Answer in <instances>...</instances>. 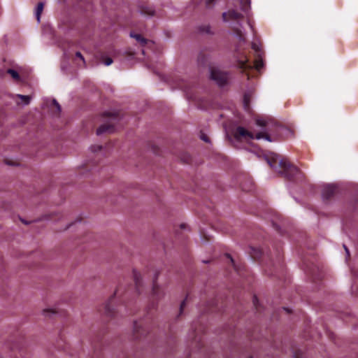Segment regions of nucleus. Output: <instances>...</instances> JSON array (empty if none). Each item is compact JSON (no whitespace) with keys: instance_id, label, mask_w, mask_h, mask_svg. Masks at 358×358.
Here are the masks:
<instances>
[{"instance_id":"nucleus-1","label":"nucleus","mask_w":358,"mask_h":358,"mask_svg":"<svg viewBox=\"0 0 358 358\" xmlns=\"http://www.w3.org/2000/svg\"><path fill=\"white\" fill-rule=\"evenodd\" d=\"M256 124L264 129V131H261L255 135L253 133L248 131L243 127H238L234 134V137L237 141L242 140H252V139H261L264 138L268 141H271V136L268 134L271 131L270 125L272 124L271 121L264 119L257 118L255 120Z\"/></svg>"},{"instance_id":"nucleus-2","label":"nucleus","mask_w":358,"mask_h":358,"mask_svg":"<svg viewBox=\"0 0 358 358\" xmlns=\"http://www.w3.org/2000/svg\"><path fill=\"white\" fill-rule=\"evenodd\" d=\"M270 167L287 178H292L297 175L299 170L291 164L287 158H264Z\"/></svg>"},{"instance_id":"nucleus-3","label":"nucleus","mask_w":358,"mask_h":358,"mask_svg":"<svg viewBox=\"0 0 358 358\" xmlns=\"http://www.w3.org/2000/svg\"><path fill=\"white\" fill-rule=\"evenodd\" d=\"M252 49L255 51V59L253 65L249 62V60L240 61L238 63L239 68L245 73L248 79H250V74L248 72L249 70L255 68L257 71H260L264 66V62L262 59V51L260 47L255 43H252Z\"/></svg>"},{"instance_id":"nucleus-4","label":"nucleus","mask_w":358,"mask_h":358,"mask_svg":"<svg viewBox=\"0 0 358 358\" xmlns=\"http://www.w3.org/2000/svg\"><path fill=\"white\" fill-rule=\"evenodd\" d=\"M103 116L108 118L106 123L101 124L96 130L97 135H101L105 133L111 134L115 131V125L120 120L118 113L106 112Z\"/></svg>"},{"instance_id":"nucleus-5","label":"nucleus","mask_w":358,"mask_h":358,"mask_svg":"<svg viewBox=\"0 0 358 358\" xmlns=\"http://www.w3.org/2000/svg\"><path fill=\"white\" fill-rule=\"evenodd\" d=\"M210 78L215 81L218 85L224 86L227 84L229 76L227 72L212 67L210 69Z\"/></svg>"},{"instance_id":"nucleus-6","label":"nucleus","mask_w":358,"mask_h":358,"mask_svg":"<svg viewBox=\"0 0 358 358\" xmlns=\"http://www.w3.org/2000/svg\"><path fill=\"white\" fill-rule=\"evenodd\" d=\"M243 18V15L235 9H229L222 13V19L224 22L229 20H238Z\"/></svg>"},{"instance_id":"nucleus-7","label":"nucleus","mask_w":358,"mask_h":358,"mask_svg":"<svg viewBox=\"0 0 358 358\" xmlns=\"http://www.w3.org/2000/svg\"><path fill=\"white\" fill-rule=\"evenodd\" d=\"M336 189V187L334 184L324 185L322 188V196L323 199H329L332 196Z\"/></svg>"},{"instance_id":"nucleus-8","label":"nucleus","mask_w":358,"mask_h":358,"mask_svg":"<svg viewBox=\"0 0 358 358\" xmlns=\"http://www.w3.org/2000/svg\"><path fill=\"white\" fill-rule=\"evenodd\" d=\"M165 293L163 289H162L156 283H153L152 286V295L155 299H160L164 296Z\"/></svg>"},{"instance_id":"nucleus-9","label":"nucleus","mask_w":358,"mask_h":358,"mask_svg":"<svg viewBox=\"0 0 358 358\" xmlns=\"http://www.w3.org/2000/svg\"><path fill=\"white\" fill-rule=\"evenodd\" d=\"M241 6V10L245 13L248 14V11L250 9V0H237Z\"/></svg>"},{"instance_id":"nucleus-10","label":"nucleus","mask_w":358,"mask_h":358,"mask_svg":"<svg viewBox=\"0 0 358 358\" xmlns=\"http://www.w3.org/2000/svg\"><path fill=\"white\" fill-rule=\"evenodd\" d=\"M141 13L143 15L148 16H153L155 15V10L152 6H143L141 8Z\"/></svg>"},{"instance_id":"nucleus-11","label":"nucleus","mask_w":358,"mask_h":358,"mask_svg":"<svg viewBox=\"0 0 358 358\" xmlns=\"http://www.w3.org/2000/svg\"><path fill=\"white\" fill-rule=\"evenodd\" d=\"M43 8H44V3L43 2H39L37 4L36 9V17L38 22H40L41 15L43 10Z\"/></svg>"},{"instance_id":"nucleus-12","label":"nucleus","mask_w":358,"mask_h":358,"mask_svg":"<svg viewBox=\"0 0 358 358\" xmlns=\"http://www.w3.org/2000/svg\"><path fill=\"white\" fill-rule=\"evenodd\" d=\"M130 36L132 38H134L138 42H139L142 45H145L147 43V39L143 38L141 34L131 33Z\"/></svg>"},{"instance_id":"nucleus-13","label":"nucleus","mask_w":358,"mask_h":358,"mask_svg":"<svg viewBox=\"0 0 358 358\" xmlns=\"http://www.w3.org/2000/svg\"><path fill=\"white\" fill-rule=\"evenodd\" d=\"M16 158H5L3 163L8 166H18L20 162L16 160Z\"/></svg>"},{"instance_id":"nucleus-14","label":"nucleus","mask_w":358,"mask_h":358,"mask_svg":"<svg viewBox=\"0 0 358 358\" xmlns=\"http://www.w3.org/2000/svg\"><path fill=\"white\" fill-rule=\"evenodd\" d=\"M133 277H134V280L135 281V283H136V285L137 287H139L141 284V275L140 273H138V271L134 270L133 271Z\"/></svg>"},{"instance_id":"nucleus-15","label":"nucleus","mask_w":358,"mask_h":358,"mask_svg":"<svg viewBox=\"0 0 358 358\" xmlns=\"http://www.w3.org/2000/svg\"><path fill=\"white\" fill-rule=\"evenodd\" d=\"M198 30L201 34H211L210 27L209 25H201L199 27Z\"/></svg>"},{"instance_id":"nucleus-16","label":"nucleus","mask_w":358,"mask_h":358,"mask_svg":"<svg viewBox=\"0 0 358 358\" xmlns=\"http://www.w3.org/2000/svg\"><path fill=\"white\" fill-rule=\"evenodd\" d=\"M7 73L8 74H10L11 76V77L15 80H18L20 79V76H19V73L13 70V69H9L7 70Z\"/></svg>"},{"instance_id":"nucleus-17","label":"nucleus","mask_w":358,"mask_h":358,"mask_svg":"<svg viewBox=\"0 0 358 358\" xmlns=\"http://www.w3.org/2000/svg\"><path fill=\"white\" fill-rule=\"evenodd\" d=\"M101 60L106 66H109L113 63V59L106 55H101Z\"/></svg>"},{"instance_id":"nucleus-18","label":"nucleus","mask_w":358,"mask_h":358,"mask_svg":"<svg viewBox=\"0 0 358 358\" xmlns=\"http://www.w3.org/2000/svg\"><path fill=\"white\" fill-rule=\"evenodd\" d=\"M243 106L245 110H248L250 108V96L247 93L243 96Z\"/></svg>"},{"instance_id":"nucleus-19","label":"nucleus","mask_w":358,"mask_h":358,"mask_svg":"<svg viewBox=\"0 0 358 358\" xmlns=\"http://www.w3.org/2000/svg\"><path fill=\"white\" fill-rule=\"evenodd\" d=\"M17 96L26 105L29 104L30 102L31 99L29 96L17 94Z\"/></svg>"},{"instance_id":"nucleus-20","label":"nucleus","mask_w":358,"mask_h":358,"mask_svg":"<svg viewBox=\"0 0 358 358\" xmlns=\"http://www.w3.org/2000/svg\"><path fill=\"white\" fill-rule=\"evenodd\" d=\"M181 89L184 90L187 94L189 95L190 99H193L192 96L190 94V89L189 88L188 85L186 84H181L180 86Z\"/></svg>"},{"instance_id":"nucleus-21","label":"nucleus","mask_w":358,"mask_h":358,"mask_svg":"<svg viewBox=\"0 0 358 358\" xmlns=\"http://www.w3.org/2000/svg\"><path fill=\"white\" fill-rule=\"evenodd\" d=\"M52 106H55V108H56V112H55V113H56L57 115L59 114V113L61 112V106H60V105L59 104V103H58L55 99H53V100L52 101Z\"/></svg>"},{"instance_id":"nucleus-22","label":"nucleus","mask_w":358,"mask_h":358,"mask_svg":"<svg viewBox=\"0 0 358 358\" xmlns=\"http://www.w3.org/2000/svg\"><path fill=\"white\" fill-rule=\"evenodd\" d=\"M55 313H56V311L53 309L48 308V309H44L43 310V314L45 316H49L50 315L55 314Z\"/></svg>"},{"instance_id":"nucleus-23","label":"nucleus","mask_w":358,"mask_h":358,"mask_svg":"<svg viewBox=\"0 0 358 358\" xmlns=\"http://www.w3.org/2000/svg\"><path fill=\"white\" fill-rule=\"evenodd\" d=\"M102 149L101 145H94L91 146V150L94 153H96Z\"/></svg>"},{"instance_id":"nucleus-24","label":"nucleus","mask_w":358,"mask_h":358,"mask_svg":"<svg viewBox=\"0 0 358 358\" xmlns=\"http://www.w3.org/2000/svg\"><path fill=\"white\" fill-rule=\"evenodd\" d=\"M200 137H201V139L202 141H203L204 142H206V143H209L210 142V138H209V137L206 134H205L203 133H201Z\"/></svg>"},{"instance_id":"nucleus-25","label":"nucleus","mask_w":358,"mask_h":358,"mask_svg":"<svg viewBox=\"0 0 358 358\" xmlns=\"http://www.w3.org/2000/svg\"><path fill=\"white\" fill-rule=\"evenodd\" d=\"M105 312L107 315H110L111 310H110V306L108 303L105 305Z\"/></svg>"},{"instance_id":"nucleus-26","label":"nucleus","mask_w":358,"mask_h":358,"mask_svg":"<svg viewBox=\"0 0 358 358\" xmlns=\"http://www.w3.org/2000/svg\"><path fill=\"white\" fill-rule=\"evenodd\" d=\"M252 185H252V182H250V185H249V186H248V187H246L245 185H243V187H243V189L245 191H250V190H252Z\"/></svg>"},{"instance_id":"nucleus-27","label":"nucleus","mask_w":358,"mask_h":358,"mask_svg":"<svg viewBox=\"0 0 358 358\" xmlns=\"http://www.w3.org/2000/svg\"><path fill=\"white\" fill-rule=\"evenodd\" d=\"M215 0H205L207 7H211Z\"/></svg>"},{"instance_id":"nucleus-28","label":"nucleus","mask_w":358,"mask_h":358,"mask_svg":"<svg viewBox=\"0 0 358 358\" xmlns=\"http://www.w3.org/2000/svg\"><path fill=\"white\" fill-rule=\"evenodd\" d=\"M76 57L80 59V60H82L83 62V63H85V59H84L83 55L80 52H77L76 53Z\"/></svg>"},{"instance_id":"nucleus-29","label":"nucleus","mask_w":358,"mask_h":358,"mask_svg":"<svg viewBox=\"0 0 358 358\" xmlns=\"http://www.w3.org/2000/svg\"><path fill=\"white\" fill-rule=\"evenodd\" d=\"M198 61L199 63L201 64H203L204 63V57L202 54H200L198 57Z\"/></svg>"},{"instance_id":"nucleus-30","label":"nucleus","mask_w":358,"mask_h":358,"mask_svg":"<svg viewBox=\"0 0 358 358\" xmlns=\"http://www.w3.org/2000/svg\"><path fill=\"white\" fill-rule=\"evenodd\" d=\"M343 248H344V249L345 250L347 257H349L350 256V251H349L348 248H347V246L345 245H343Z\"/></svg>"},{"instance_id":"nucleus-31","label":"nucleus","mask_w":358,"mask_h":358,"mask_svg":"<svg viewBox=\"0 0 358 358\" xmlns=\"http://www.w3.org/2000/svg\"><path fill=\"white\" fill-rule=\"evenodd\" d=\"M248 24L251 28L252 31H254L253 25L250 19L248 20Z\"/></svg>"},{"instance_id":"nucleus-32","label":"nucleus","mask_w":358,"mask_h":358,"mask_svg":"<svg viewBox=\"0 0 358 358\" xmlns=\"http://www.w3.org/2000/svg\"><path fill=\"white\" fill-rule=\"evenodd\" d=\"M235 31H236V34H237L238 36H240V37H241V36H242V31H241L239 29H236V30H235Z\"/></svg>"},{"instance_id":"nucleus-33","label":"nucleus","mask_w":358,"mask_h":358,"mask_svg":"<svg viewBox=\"0 0 358 358\" xmlns=\"http://www.w3.org/2000/svg\"><path fill=\"white\" fill-rule=\"evenodd\" d=\"M185 301H183L182 302L181 305H180V309H181V310L183 308V306H185Z\"/></svg>"},{"instance_id":"nucleus-34","label":"nucleus","mask_w":358,"mask_h":358,"mask_svg":"<svg viewBox=\"0 0 358 358\" xmlns=\"http://www.w3.org/2000/svg\"><path fill=\"white\" fill-rule=\"evenodd\" d=\"M227 257H228L229 258H230L231 262L233 263V262H234V260H233V259L231 258V257L229 255H227Z\"/></svg>"},{"instance_id":"nucleus-35","label":"nucleus","mask_w":358,"mask_h":358,"mask_svg":"<svg viewBox=\"0 0 358 358\" xmlns=\"http://www.w3.org/2000/svg\"><path fill=\"white\" fill-rule=\"evenodd\" d=\"M257 300V297H254V303H255Z\"/></svg>"},{"instance_id":"nucleus-36","label":"nucleus","mask_w":358,"mask_h":358,"mask_svg":"<svg viewBox=\"0 0 358 358\" xmlns=\"http://www.w3.org/2000/svg\"><path fill=\"white\" fill-rule=\"evenodd\" d=\"M284 310H285L286 311L289 312V310L287 309L286 308H284Z\"/></svg>"},{"instance_id":"nucleus-37","label":"nucleus","mask_w":358,"mask_h":358,"mask_svg":"<svg viewBox=\"0 0 358 358\" xmlns=\"http://www.w3.org/2000/svg\"><path fill=\"white\" fill-rule=\"evenodd\" d=\"M250 358H252V357H250Z\"/></svg>"}]
</instances>
